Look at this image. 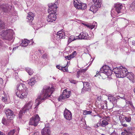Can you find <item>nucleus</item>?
I'll use <instances>...</instances> for the list:
<instances>
[{"mask_svg":"<svg viewBox=\"0 0 135 135\" xmlns=\"http://www.w3.org/2000/svg\"><path fill=\"white\" fill-rule=\"evenodd\" d=\"M63 135H69L67 133H65Z\"/></svg>","mask_w":135,"mask_h":135,"instance_id":"obj_63","label":"nucleus"},{"mask_svg":"<svg viewBox=\"0 0 135 135\" xmlns=\"http://www.w3.org/2000/svg\"><path fill=\"white\" fill-rule=\"evenodd\" d=\"M0 135H5L4 133H3V132L0 131Z\"/></svg>","mask_w":135,"mask_h":135,"instance_id":"obj_60","label":"nucleus"},{"mask_svg":"<svg viewBox=\"0 0 135 135\" xmlns=\"http://www.w3.org/2000/svg\"><path fill=\"white\" fill-rule=\"evenodd\" d=\"M92 113V111H86L84 110L83 111V114L84 115H86L88 114H90Z\"/></svg>","mask_w":135,"mask_h":135,"instance_id":"obj_35","label":"nucleus"},{"mask_svg":"<svg viewBox=\"0 0 135 135\" xmlns=\"http://www.w3.org/2000/svg\"><path fill=\"white\" fill-rule=\"evenodd\" d=\"M94 3H95V5L91 6L89 10L94 13L96 12L98 10V8L101 6L102 3V0H92Z\"/></svg>","mask_w":135,"mask_h":135,"instance_id":"obj_3","label":"nucleus"},{"mask_svg":"<svg viewBox=\"0 0 135 135\" xmlns=\"http://www.w3.org/2000/svg\"><path fill=\"white\" fill-rule=\"evenodd\" d=\"M63 69L62 70L64 71H66L68 72V68H65V66L62 67Z\"/></svg>","mask_w":135,"mask_h":135,"instance_id":"obj_44","label":"nucleus"},{"mask_svg":"<svg viewBox=\"0 0 135 135\" xmlns=\"http://www.w3.org/2000/svg\"><path fill=\"white\" fill-rule=\"evenodd\" d=\"M25 112H26L25 111H23V109H22L21 110L20 112L18 114V117L19 118L21 119L22 115H24Z\"/></svg>","mask_w":135,"mask_h":135,"instance_id":"obj_32","label":"nucleus"},{"mask_svg":"<svg viewBox=\"0 0 135 135\" xmlns=\"http://www.w3.org/2000/svg\"><path fill=\"white\" fill-rule=\"evenodd\" d=\"M109 69L110 68L108 66L106 65L100 68V72L105 74L107 72V71H108V70H109Z\"/></svg>","mask_w":135,"mask_h":135,"instance_id":"obj_21","label":"nucleus"},{"mask_svg":"<svg viewBox=\"0 0 135 135\" xmlns=\"http://www.w3.org/2000/svg\"><path fill=\"white\" fill-rule=\"evenodd\" d=\"M30 41L27 40H24L22 41L21 45L22 46L25 47L28 45L30 42Z\"/></svg>","mask_w":135,"mask_h":135,"instance_id":"obj_29","label":"nucleus"},{"mask_svg":"<svg viewBox=\"0 0 135 135\" xmlns=\"http://www.w3.org/2000/svg\"><path fill=\"white\" fill-rule=\"evenodd\" d=\"M5 28V25L4 22L1 21L0 19V29H3Z\"/></svg>","mask_w":135,"mask_h":135,"instance_id":"obj_34","label":"nucleus"},{"mask_svg":"<svg viewBox=\"0 0 135 135\" xmlns=\"http://www.w3.org/2000/svg\"><path fill=\"white\" fill-rule=\"evenodd\" d=\"M114 7L116 11L118 13L120 12L123 6L120 3H118L114 5Z\"/></svg>","mask_w":135,"mask_h":135,"instance_id":"obj_20","label":"nucleus"},{"mask_svg":"<svg viewBox=\"0 0 135 135\" xmlns=\"http://www.w3.org/2000/svg\"><path fill=\"white\" fill-rule=\"evenodd\" d=\"M36 78L35 77H33L29 81H28V84L30 85L34 84L36 82Z\"/></svg>","mask_w":135,"mask_h":135,"instance_id":"obj_26","label":"nucleus"},{"mask_svg":"<svg viewBox=\"0 0 135 135\" xmlns=\"http://www.w3.org/2000/svg\"><path fill=\"white\" fill-rule=\"evenodd\" d=\"M32 102H29L25 105L23 108L22 109L23 111L26 112L27 111L31 109Z\"/></svg>","mask_w":135,"mask_h":135,"instance_id":"obj_13","label":"nucleus"},{"mask_svg":"<svg viewBox=\"0 0 135 135\" xmlns=\"http://www.w3.org/2000/svg\"><path fill=\"white\" fill-rule=\"evenodd\" d=\"M12 6L8 4H3L1 5L0 10L4 13L9 12L12 8Z\"/></svg>","mask_w":135,"mask_h":135,"instance_id":"obj_7","label":"nucleus"},{"mask_svg":"<svg viewBox=\"0 0 135 135\" xmlns=\"http://www.w3.org/2000/svg\"><path fill=\"white\" fill-rule=\"evenodd\" d=\"M77 37H75L74 36H70L69 40H68V42L69 43L71 42V41H74L75 40H76L77 39H78V38H76Z\"/></svg>","mask_w":135,"mask_h":135,"instance_id":"obj_31","label":"nucleus"},{"mask_svg":"<svg viewBox=\"0 0 135 135\" xmlns=\"http://www.w3.org/2000/svg\"><path fill=\"white\" fill-rule=\"evenodd\" d=\"M38 51L40 53H42V52H41V50H38Z\"/></svg>","mask_w":135,"mask_h":135,"instance_id":"obj_62","label":"nucleus"},{"mask_svg":"<svg viewBox=\"0 0 135 135\" xmlns=\"http://www.w3.org/2000/svg\"><path fill=\"white\" fill-rule=\"evenodd\" d=\"M95 27V26H94L93 25H89V27L88 28H90L91 29L94 28Z\"/></svg>","mask_w":135,"mask_h":135,"instance_id":"obj_51","label":"nucleus"},{"mask_svg":"<svg viewBox=\"0 0 135 135\" xmlns=\"http://www.w3.org/2000/svg\"><path fill=\"white\" fill-rule=\"evenodd\" d=\"M126 134V132L125 131L122 132L121 133L122 135H125Z\"/></svg>","mask_w":135,"mask_h":135,"instance_id":"obj_59","label":"nucleus"},{"mask_svg":"<svg viewBox=\"0 0 135 135\" xmlns=\"http://www.w3.org/2000/svg\"><path fill=\"white\" fill-rule=\"evenodd\" d=\"M57 2H56L53 4H51V5L49 6V8L48 9V12L50 13L49 10L50 11H53L54 13L56 12V9L57 8Z\"/></svg>","mask_w":135,"mask_h":135,"instance_id":"obj_12","label":"nucleus"},{"mask_svg":"<svg viewBox=\"0 0 135 135\" xmlns=\"http://www.w3.org/2000/svg\"><path fill=\"white\" fill-rule=\"evenodd\" d=\"M32 135H40V134L39 132H34Z\"/></svg>","mask_w":135,"mask_h":135,"instance_id":"obj_52","label":"nucleus"},{"mask_svg":"<svg viewBox=\"0 0 135 135\" xmlns=\"http://www.w3.org/2000/svg\"><path fill=\"white\" fill-rule=\"evenodd\" d=\"M50 12V14L48 16L47 20V21L49 22H52L54 21H55L56 18V12L54 13L53 11Z\"/></svg>","mask_w":135,"mask_h":135,"instance_id":"obj_8","label":"nucleus"},{"mask_svg":"<svg viewBox=\"0 0 135 135\" xmlns=\"http://www.w3.org/2000/svg\"><path fill=\"white\" fill-rule=\"evenodd\" d=\"M57 68L58 69L60 70H62L63 69L62 67L60 66L59 65H57L56 66Z\"/></svg>","mask_w":135,"mask_h":135,"instance_id":"obj_49","label":"nucleus"},{"mask_svg":"<svg viewBox=\"0 0 135 135\" xmlns=\"http://www.w3.org/2000/svg\"><path fill=\"white\" fill-rule=\"evenodd\" d=\"M86 69H83L80 71H81V73L83 72H85L86 71Z\"/></svg>","mask_w":135,"mask_h":135,"instance_id":"obj_55","label":"nucleus"},{"mask_svg":"<svg viewBox=\"0 0 135 135\" xmlns=\"http://www.w3.org/2000/svg\"><path fill=\"white\" fill-rule=\"evenodd\" d=\"M15 131L14 129L11 131L7 135H16V134L15 133Z\"/></svg>","mask_w":135,"mask_h":135,"instance_id":"obj_37","label":"nucleus"},{"mask_svg":"<svg viewBox=\"0 0 135 135\" xmlns=\"http://www.w3.org/2000/svg\"><path fill=\"white\" fill-rule=\"evenodd\" d=\"M122 67V73L120 74V75H118V77L119 78H124L126 76L127 74V69L125 68V67L121 66Z\"/></svg>","mask_w":135,"mask_h":135,"instance_id":"obj_15","label":"nucleus"},{"mask_svg":"<svg viewBox=\"0 0 135 135\" xmlns=\"http://www.w3.org/2000/svg\"><path fill=\"white\" fill-rule=\"evenodd\" d=\"M47 55L46 54H43L42 56V57L45 59L47 57Z\"/></svg>","mask_w":135,"mask_h":135,"instance_id":"obj_48","label":"nucleus"},{"mask_svg":"<svg viewBox=\"0 0 135 135\" xmlns=\"http://www.w3.org/2000/svg\"><path fill=\"white\" fill-rule=\"evenodd\" d=\"M57 36H59L60 39L64 38L65 37V35L64 32L61 31H60L57 32Z\"/></svg>","mask_w":135,"mask_h":135,"instance_id":"obj_24","label":"nucleus"},{"mask_svg":"<svg viewBox=\"0 0 135 135\" xmlns=\"http://www.w3.org/2000/svg\"><path fill=\"white\" fill-rule=\"evenodd\" d=\"M25 87H26L25 85H19L17 87V90H16V92L18 91V92L20 93L21 92V90H22V88H23V90H24L25 89Z\"/></svg>","mask_w":135,"mask_h":135,"instance_id":"obj_25","label":"nucleus"},{"mask_svg":"<svg viewBox=\"0 0 135 135\" xmlns=\"http://www.w3.org/2000/svg\"><path fill=\"white\" fill-rule=\"evenodd\" d=\"M2 100L3 101L5 102H6L7 100V99L4 97H2Z\"/></svg>","mask_w":135,"mask_h":135,"instance_id":"obj_46","label":"nucleus"},{"mask_svg":"<svg viewBox=\"0 0 135 135\" xmlns=\"http://www.w3.org/2000/svg\"><path fill=\"white\" fill-rule=\"evenodd\" d=\"M79 3V2L77 0H74V3L75 7L76 6V5H78V4Z\"/></svg>","mask_w":135,"mask_h":135,"instance_id":"obj_43","label":"nucleus"},{"mask_svg":"<svg viewBox=\"0 0 135 135\" xmlns=\"http://www.w3.org/2000/svg\"><path fill=\"white\" fill-rule=\"evenodd\" d=\"M124 119H125L124 118V116L123 117V119H122L120 120L121 124L124 123L125 120H124Z\"/></svg>","mask_w":135,"mask_h":135,"instance_id":"obj_47","label":"nucleus"},{"mask_svg":"<svg viewBox=\"0 0 135 135\" xmlns=\"http://www.w3.org/2000/svg\"><path fill=\"white\" fill-rule=\"evenodd\" d=\"M27 17V19H28L27 21L32 22L33 19L34 15L32 12H29L28 13Z\"/></svg>","mask_w":135,"mask_h":135,"instance_id":"obj_22","label":"nucleus"},{"mask_svg":"<svg viewBox=\"0 0 135 135\" xmlns=\"http://www.w3.org/2000/svg\"><path fill=\"white\" fill-rule=\"evenodd\" d=\"M123 116H124V115H122L119 116V119L120 120H121L123 119Z\"/></svg>","mask_w":135,"mask_h":135,"instance_id":"obj_56","label":"nucleus"},{"mask_svg":"<svg viewBox=\"0 0 135 135\" xmlns=\"http://www.w3.org/2000/svg\"><path fill=\"white\" fill-rule=\"evenodd\" d=\"M122 67L120 66L119 68H115L113 69V72L115 74L116 76L118 77V75H120L122 73Z\"/></svg>","mask_w":135,"mask_h":135,"instance_id":"obj_17","label":"nucleus"},{"mask_svg":"<svg viewBox=\"0 0 135 135\" xmlns=\"http://www.w3.org/2000/svg\"><path fill=\"white\" fill-rule=\"evenodd\" d=\"M3 80L2 78H0V83L2 84L3 83Z\"/></svg>","mask_w":135,"mask_h":135,"instance_id":"obj_58","label":"nucleus"},{"mask_svg":"<svg viewBox=\"0 0 135 135\" xmlns=\"http://www.w3.org/2000/svg\"><path fill=\"white\" fill-rule=\"evenodd\" d=\"M90 85H83V87L82 89V91H88L90 90Z\"/></svg>","mask_w":135,"mask_h":135,"instance_id":"obj_28","label":"nucleus"},{"mask_svg":"<svg viewBox=\"0 0 135 135\" xmlns=\"http://www.w3.org/2000/svg\"><path fill=\"white\" fill-rule=\"evenodd\" d=\"M124 118L126 122H129L131 121V118L130 117L124 116Z\"/></svg>","mask_w":135,"mask_h":135,"instance_id":"obj_40","label":"nucleus"},{"mask_svg":"<svg viewBox=\"0 0 135 135\" xmlns=\"http://www.w3.org/2000/svg\"><path fill=\"white\" fill-rule=\"evenodd\" d=\"M64 118L67 120H71L72 118V115L71 112L66 108L64 111Z\"/></svg>","mask_w":135,"mask_h":135,"instance_id":"obj_10","label":"nucleus"},{"mask_svg":"<svg viewBox=\"0 0 135 135\" xmlns=\"http://www.w3.org/2000/svg\"><path fill=\"white\" fill-rule=\"evenodd\" d=\"M16 49V47H15V48H13V50H15Z\"/></svg>","mask_w":135,"mask_h":135,"instance_id":"obj_64","label":"nucleus"},{"mask_svg":"<svg viewBox=\"0 0 135 135\" xmlns=\"http://www.w3.org/2000/svg\"><path fill=\"white\" fill-rule=\"evenodd\" d=\"M130 81H131L132 83L135 82V79L134 78V74L132 72L128 73L126 76Z\"/></svg>","mask_w":135,"mask_h":135,"instance_id":"obj_14","label":"nucleus"},{"mask_svg":"<svg viewBox=\"0 0 135 135\" xmlns=\"http://www.w3.org/2000/svg\"><path fill=\"white\" fill-rule=\"evenodd\" d=\"M42 135H50V131L49 127H46L44 128L41 131Z\"/></svg>","mask_w":135,"mask_h":135,"instance_id":"obj_18","label":"nucleus"},{"mask_svg":"<svg viewBox=\"0 0 135 135\" xmlns=\"http://www.w3.org/2000/svg\"><path fill=\"white\" fill-rule=\"evenodd\" d=\"M76 37H77L76 38H78V39H89V37L87 33L85 32H81L78 36H76Z\"/></svg>","mask_w":135,"mask_h":135,"instance_id":"obj_11","label":"nucleus"},{"mask_svg":"<svg viewBox=\"0 0 135 135\" xmlns=\"http://www.w3.org/2000/svg\"><path fill=\"white\" fill-rule=\"evenodd\" d=\"M76 51H74L71 54L69 55L70 58H72L74 57L76 55Z\"/></svg>","mask_w":135,"mask_h":135,"instance_id":"obj_39","label":"nucleus"},{"mask_svg":"<svg viewBox=\"0 0 135 135\" xmlns=\"http://www.w3.org/2000/svg\"><path fill=\"white\" fill-rule=\"evenodd\" d=\"M108 99L110 101L112 102L113 104H115L117 102V100L113 96L109 97Z\"/></svg>","mask_w":135,"mask_h":135,"instance_id":"obj_27","label":"nucleus"},{"mask_svg":"<svg viewBox=\"0 0 135 135\" xmlns=\"http://www.w3.org/2000/svg\"><path fill=\"white\" fill-rule=\"evenodd\" d=\"M2 123L4 125L8 126L13 123V120L8 119V118L6 119L4 117H3L2 120Z\"/></svg>","mask_w":135,"mask_h":135,"instance_id":"obj_16","label":"nucleus"},{"mask_svg":"<svg viewBox=\"0 0 135 135\" xmlns=\"http://www.w3.org/2000/svg\"><path fill=\"white\" fill-rule=\"evenodd\" d=\"M65 59H68L69 60H70L71 59L69 55L66 56H65Z\"/></svg>","mask_w":135,"mask_h":135,"instance_id":"obj_50","label":"nucleus"},{"mask_svg":"<svg viewBox=\"0 0 135 135\" xmlns=\"http://www.w3.org/2000/svg\"><path fill=\"white\" fill-rule=\"evenodd\" d=\"M81 74V71H78L77 73L76 76L78 78H79Z\"/></svg>","mask_w":135,"mask_h":135,"instance_id":"obj_42","label":"nucleus"},{"mask_svg":"<svg viewBox=\"0 0 135 135\" xmlns=\"http://www.w3.org/2000/svg\"><path fill=\"white\" fill-rule=\"evenodd\" d=\"M105 74L108 76L111 75L112 74V72H113V71H112V70L110 69L108 70V71Z\"/></svg>","mask_w":135,"mask_h":135,"instance_id":"obj_38","label":"nucleus"},{"mask_svg":"<svg viewBox=\"0 0 135 135\" xmlns=\"http://www.w3.org/2000/svg\"><path fill=\"white\" fill-rule=\"evenodd\" d=\"M83 24L84 26H87V27H89V24L88 23H83Z\"/></svg>","mask_w":135,"mask_h":135,"instance_id":"obj_53","label":"nucleus"},{"mask_svg":"<svg viewBox=\"0 0 135 135\" xmlns=\"http://www.w3.org/2000/svg\"><path fill=\"white\" fill-rule=\"evenodd\" d=\"M54 90V88L52 86L50 88V87L44 86L40 95L36 100L35 104L36 107L35 108L38 106L41 103L42 101L45 100L47 98H50Z\"/></svg>","mask_w":135,"mask_h":135,"instance_id":"obj_1","label":"nucleus"},{"mask_svg":"<svg viewBox=\"0 0 135 135\" xmlns=\"http://www.w3.org/2000/svg\"><path fill=\"white\" fill-rule=\"evenodd\" d=\"M124 95L123 94H122L121 95H120L117 96V99H119V98H121V99H125V98Z\"/></svg>","mask_w":135,"mask_h":135,"instance_id":"obj_41","label":"nucleus"},{"mask_svg":"<svg viewBox=\"0 0 135 135\" xmlns=\"http://www.w3.org/2000/svg\"><path fill=\"white\" fill-rule=\"evenodd\" d=\"M26 70L30 75H31L33 73V72L32 70L31 69L29 68H26Z\"/></svg>","mask_w":135,"mask_h":135,"instance_id":"obj_30","label":"nucleus"},{"mask_svg":"<svg viewBox=\"0 0 135 135\" xmlns=\"http://www.w3.org/2000/svg\"><path fill=\"white\" fill-rule=\"evenodd\" d=\"M95 128H97L98 127H99V126L97 124H95Z\"/></svg>","mask_w":135,"mask_h":135,"instance_id":"obj_61","label":"nucleus"},{"mask_svg":"<svg viewBox=\"0 0 135 135\" xmlns=\"http://www.w3.org/2000/svg\"><path fill=\"white\" fill-rule=\"evenodd\" d=\"M130 8L131 10H135V1L133 2L132 3Z\"/></svg>","mask_w":135,"mask_h":135,"instance_id":"obj_36","label":"nucleus"},{"mask_svg":"<svg viewBox=\"0 0 135 135\" xmlns=\"http://www.w3.org/2000/svg\"><path fill=\"white\" fill-rule=\"evenodd\" d=\"M127 104H129L130 105H132L133 104L132 102L130 101H127Z\"/></svg>","mask_w":135,"mask_h":135,"instance_id":"obj_54","label":"nucleus"},{"mask_svg":"<svg viewBox=\"0 0 135 135\" xmlns=\"http://www.w3.org/2000/svg\"><path fill=\"white\" fill-rule=\"evenodd\" d=\"M70 82L71 83L76 84L77 83V81L73 80H69Z\"/></svg>","mask_w":135,"mask_h":135,"instance_id":"obj_45","label":"nucleus"},{"mask_svg":"<svg viewBox=\"0 0 135 135\" xmlns=\"http://www.w3.org/2000/svg\"><path fill=\"white\" fill-rule=\"evenodd\" d=\"M4 111L7 115L8 119L9 120H13L15 115L14 114V112L11 110L9 109H4Z\"/></svg>","mask_w":135,"mask_h":135,"instance_id":"obj_6","label":"nucleus"},{"mask_svg":"<svg viewBox=\"0 0 135 135\" xmlns=\"http://www.w3.org/2000/svg\"><path fill=\"white\" fill-rule=\"evenodd\" d=\"M123 127H127V125L126 123H124L121 124Z\"/></svg>","mask_w":135,"mask_h":135,"instance_id":"obj_57","label":"nucleus"},{"mask_svg":"<svg viewBox=\"0 0 135 135\" xmlns=\"http://www.w3.org/2000/svg\"><path fill=\"white\" fill-rule=\"evenodd\" d=\"M25 89L23 91H21L20 93L18 92V91L16 93V95L21 99H23L24 98H25L27 95L28 93L26 90L27 89L26 87H25Z\"/></svg>","mask_w":135,"mask_h":135,"instance_id":"obj_9","label":"nucleus"},{"mask_svg":"<svg viewBox=\"0 0 135 135\" xmlns=\"http://www.w3.org/2000/svg\"><path fill=\"white\" fill-rule=\"evenodd\" d=\"M75 7L78 9L83 10L86 8V4L85 3H79Z\"/></svg>","mask_w":135,"mask_h":135,"instance_id":"obj_19","label":"nucleus"},{"mask_svg":"<svg viewBox=\"0 0 135 135\" xmlns=\"http://www.w3.org/2000/svg\"><path fill=\"white\" fill-rule=\"evenodd\" d=\"M14 34L13 30L11 29H8L6 31L2 30L0 32V35L3 37H6V39L9 41L13 38Z\"/></svg>","mask_w":135,"mask_h":135,"instance_id":"obj_2","label":"nucleus"},{"mask_svg":"<svg viewBox=\"0 0 135 135\" xmlns=\"http://www.w3.org/2000/svg\"><path fill=\"white\" fill-rule=\"evenodd\" d=\"M102 124L101 126L103 127H105L106 126L108 125V123L107 121L105 120H103L102 121Z\"/></svg>","mask_w":135,"mask_h":135,"instance_id":"obj_33","label":"nucleus"},{"mask_svg":"<svg viewBox=\"0 0 135 135\" xmlns=\"http://www.w3.org/2000/svg\"><path fill=\"white\" fill-rule=\"evenodd\" d=\"M124 131L126 132L127 135L131 134L133 132L132 128L131 127H128L127 129H124Z\"/></svg>","mask_w":135,"mask_h":135,"instance_id":"obj_23","label":"nucleus"},{"mask_svg":"<svg viewBox=\"0 0 135 135\" xmlns=\"http://www.w3.org/2000/svg\"><path fill=\"white\" fill-rule=\"evenodd\" d=\"M71 94L70 91H67L66 89H65L63 91L61 94L58 98V100L59 101L64 100H66L69 98Z\"/></svg>","mask_w":135,"mask_h":135,"instance_id":"obj_4","label":"nucleus"},{"mask_svg":"<svg viewBox=\"0 0 135 135\" xmlns=\"http://www.w3.org/2000/svg\"><path fill=\"white\" fill-rule=\"evenodd\" d=\"M40 121V118L38 114H36L31 118L29 122L30 125L37 126Z\"/></svg>","mask_w":135,"mask_h":135,"instance_id":"obj_5","label":"nucleus"}]
</instances>
